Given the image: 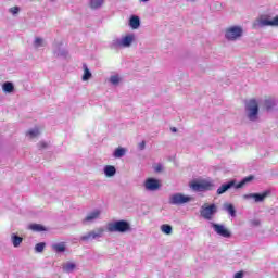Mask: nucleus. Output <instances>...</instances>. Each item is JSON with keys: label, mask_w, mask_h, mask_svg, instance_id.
<instances>
[{"label": "nucleus", "mask_w": 278, "mask_h": 278, "mask_svg": "<svg viewBox=\"0 0 278 278\" xmlns=\"http://www.w3.org/2000/svg\"><path fill=\"white\" fill-rule=\"evenodd\" d=\"M245 114L251 123L260 121V103L256 99H250L245 102Z\"/></svg>", "instance_id": "f257e3e1"}, {"label": "nucleus", "mask_w": 278, "mask_h": 278, "mask_svg": "<svg viewBox=\"0 0 278 278\" xmlns=\"http://www.w3.org/2000/svg\"><path fill=\"white\" fill-rule=\"evenodd\" d=\"M106 229L110 233H127L131 231V225L129 222L122 219L109 223Z\"/></svg>", "instance_id": "f03ea898"}, {"label": "nucleus", "mask_w": 278, "mask_h": 278, "mask_svg": "<svg viewBox=\"0 0 278 278\" xmlns=\"http://www.w3.org/2000/svg\"><path fill=\"white\" fill-rule=\"evenodd\" d=\"M104 233H105V229L103 227L96 228L80 236L79 241L88 244V242H92V240H101Z\"/></svg>", "instance_id": "7ed1b4c3"}, {"label": "nucleus", "mask_w": 278, "mask_h": 278, "mask_svg": "<svg viewBox=\"0 0 278 278\" xmlns=\"http://www.w3.org/2000/svg\"><path fill=\"white\" fill-rule=\"evenodd\" d=\"M134 42V35H127L122 38H115L111 42V49H121V48H127L131 47V43Z\"/></svg>", "instance_id": "20e7f679"}, {"label": "nucleus", "mask_w": 278, "mask_h": 278, "mask_svg": "<svg viewBox=\"0 0 278 278\" xmlns=\"http://www.w3.org/2000/svg\"><path fill=\"white\" fill-rule=\"evenodd\" d=\"M190 188L193 192H210L214 190L215 186L210 180H202L201 182H191Z\"/></svg>", "instance_id": "39448f33"}, {"label": "nucleus", "mask_w": 278, "mask_h": 278, "mask_svg": "<svg viewBox=\"0 0 278 278\" xmlns=\"http://www.w3.org/2000/svg\"><path fill=\"white\" fill-rule=\"evenodd\" d=\"M242 34H244V29L242 26H230L226 29L225 38L226 40H238V38H242Z\"/></svg>", "instance_id": "423d86ee"}, {"label": "nucleus", "mask_w": 278, "mask_h": 278, "mask_svg": "<svg viewBox=\"0 0 278 278\" xmlns=\"http://www.w3.org/2000/svg\"><path fill=\"white\" fill-rule=\"evenodd\" d=\"M192 201V197L185 195L184 193H174L169 197V205H184L186 203H190Z\"/></svg>", "instance_id": "0eeeda50"}, {"label": "nucleus", "mask_w": 278, "mask_h": 278, "mask_svg": "<svg viewBox=\"0 0 278 278\" xmlns=\"http://www.w3.org/2000/svg\"><path fill=\"white\" fill-rule=\"evenodd\" d=\"M267 197H270V190H266L263 193H248L243 195L245 201H253L254 203H264Z\"/></svg>", "instance_id": "6e6552de"}, {"label": "nucleus", "mask_w": 278, "mask_h": 278, "mask_svg": "<svg viewBox=\"0 0 278 278\" xmlns=\"http://www.w3.org/2000/svg\"><path fill=\"white\" fill-rule=\"evenodd\" d=\"M101 218V210L94 208L93 211L87 213L81 223L84 225H92Z\"/></svg>", "instance_id": "1a4fd4ad"}, {"label": "nucleus", "mask_w": 278, "mask_h": 278, "mask_svg": "<svg viewBox=\"0 0 278 278\" xmlns=\"http://www.w3.org/2000/svg\"><path fill=\"white\" fill-rule=\"evenodd\" d=\"M216 204H211L208 206H202L200 214L205 220H212V217L216 214Z\"/></svg>", "instance_id": "9d476101"}, {"label": "nucleus", "mask_w": 278, "mask_h": 278, "mask_svg": "<svg viewBox=\"0 0 278 278\" xmlns=\"http://www.w3.org/2000/svg\"><path fill=\"white\" fill-rule=\"evenodd\" d=\"M211 227L217 233V236H220L222 238H231V231L225 227L223 224H211Z\"/></svg>", "instance_id": "9b49d317"}, {"label": "nucleus", "mask_w": 278, "mask_h": 278, "mask_svg": "<svg viewBox=\"0 0 278 278\" xmlns=\"http://www.w3.org/2000/svg\"><path fill=\"white\" fill-rule=\"evenodd\" d=\"M161 188L160 180L155 178H148L144 181V189L148 192H157V189Z\"/></svg>", "instance_id": "f8f14e48"}, {"label": "nucleus", "mask_w": 278, "mask_h": 278, "mask_svg": "<svg viewBox=\"0 0 278 278\" xmlns=\"http://www.w3.org/2000/svg\"><path fill=\"white\" fill-rule=\"evenodd\" d=\"M256 27H278V15L273 20L261 18L256 23Z\"/></svg>", "instance_id": "ddd939ff"}, {"label": "nucleus", "mask_w": 278, "mask_h": 278, "mask_svg": "<svg viewBox=\"0 0 278 278\" xmlns=\"http://www.w3.org/2000/svg\"><path fill=\"white\" fill-rule=\"evenodd\" d=\"M263 105L267 112H273V110L277 108V99L267 98L264 100Z\"/></svg>", "instance_id": "4468645a"}, {"label": "nucleus", "mask_w": 278, "mask_h": 278, "mask_svg": "<svg viewBox=\"0 0 278 278\" xmlns=\"http://www.w3.org/2000/svg\"><path fill=\"white\" fill-rule=\"evenodd\" d=\"M236 180H230L226 184H223L218 189H217V194H225L227 190H231V188H236Z\"/></svg>", "instance_id": "2eb2a0df"}, {"label": "nucleus", "mask_w": 278, "mask_h": 278, "mask_svg": "<svg viewBox=\"0 0 278 278\" xmlns=\"http://www.w3.org/2000/svg\"><path fill=\"white\" fill-rule=\"evenodd\" d=\"M53 55L55 58H67L68 51H66L65 49H62L60 46H55L53 49Z\"/></svg>", "instance_id": "dca6fc26"}, {"label": "nucleus", "mask_w": 278, "mask_h": 278, "mask_svg": "<svg viewBox=\"0 0 278 278\" xmlns=\"http://www.w3.org/2000/svg\"><path fill=\"white\" fill-rule=\"evenodd\" d=\"M54 253H64L66 251V242H58L51 245Z\"/></svg>", "instance_id": "f3484780"}, {"label": "nucleus", "mask_w": 278, "mask_h": 278, "mask_svg": "<svg viewBox=\"0 0 278 278\" xmlns=\"http://www.w3.org/2000/svg\"><path fill=\"white\" fill-rule=\"evenodd\" d=\"M11 242L15 249H18V247H21V244L23 243V238L18 237L16 233H12Z\"/></svg>", "instance_id": "a211bd4d"}, {"label": "nucleus", "mask_w": 278, "mask_h": 278, "mask_svg": "<svg viewBox=\"0 0 278 278\" xmlns=\"http://www.w3.org/2000/svg\"><path fill=\"white\" fill-rule=\"evenodd\" d=\"M127 153V149L125 148H116L115 151L113 152V157L116 160H121V157H125V154Z\"/></svg>", "instance_id": "6ab92c4d"}, {"label": "nucleus", "mask_w": 278, "mask_h": 278, "mask_svg": "<svg viewBox=\"0 0 278 278\" xmlns=\"http://www.w3.org/2000/svg\"><path fill=\"white\" fill-rule=\"evenodd\" d=\"M75 268H77V265L73 262H66L62 266L63 273H73Z\"/></svg>", "instance_id": "aec40b11"}, {"label": "nucleus", "mask_w": 278, "mask_h": 278, "mask_svg": "<svg viewBox=\"0 0 278 278\" xmlns=\"http://www.w3.org/2000/svg\"><path fill=\"white\" fill-rule=\"evenodd\" d=\"M129 26L131 29H138V27H140V17L132 15L129 20Z\"/></svg>", "instance_id": "412c9836"}, {"label": "nucleus", "mask_w": 278, "mask_h": 278, "mask_svg": "<svg viewBox=\"0 0 278 278\" xmlns=\"http://www.w3.org/2000/svg\"><path fill=\"white\" fill-rule=\"evenodd\" d=\"M254 177L253 176H248L245 178H243L240 182H238L235 188L236 190H240V188H244V186H247V184L253 181Z\"/></svg>", "instance_id": "4be33fe9"}, {"label": "nucleus", "mask_w": 278, "mask_h": 278, "mask_svg": "<svg viewBox=\"0 0 278 278\" xmlns=\"http://www.w3.org/2000/svg\"><path fill=\"white\" fill-rule=\"evenodd\" d=\"M104 175L105 177H114V175H116V167L113 165L104 166Z\"/></svg>", "instance_id": "5701e85b"}, {"label": "nucleus", "mask_w": 278, "mask_h": 278, "mask_svg": "<svg viewBox=\"0 0 278 278\" xmlns=\"http://www.w3.org/2000/svg\"><path fill=\"white\" fill-rule=\"evenodd\" d=\"M224 210L227 212L232 218H236V207L233 204L230 203H225L224 204Z\"/></svg>", "instance_id": "b1692460"}, {"label": "nucleus", "mask_w": 278, "mask_h": 278, "mask_svg": "<svg viewBox=\"0 0 278 278\" xmlns=\"http://www.w3.org/2000/svg\"><path fill=\"white\" fill-rule=\"evenodd\" d=\"M38 136H40V130L37 127L31 128L26 132V137L30 139L38 138Z\"/></svg>", "instance_id": "393cba45"}, {"label": "nucleus", "mask_w": 278, "mask_h": 278, "mask_svg": "<svg viewBox=\"0 0 278 278\" xmlns=\"http://www.w3.org/2000/svg\"><path fill=\"white\" fill-rule=\"evenodd\" d=\"M2 90L3 92H7V93H11V92H14V84L10 83V81H5L3 85H2Z\"/></svg>", "instance_id": "a878e982"}, {"label": "nucleus", "mask_w": 278, "mask_h": 278, "mask_svg": "<svg viewBox=\"0 0 278 278\" xmlns=\"http://www.w3.org/2000/svg\"><path fill=\"white\" fill-rule=\"evenodd\" d=\"M92 77V73L88 70V65L84 64L83 81H88Z\"/></svg>", "instance_id": "bb28decb"}, {"label": "nucleus", "mask_w": 278, "mask_h": 278, "mask_svg": "<svg viewBox=\"0 0 278 278\" xmlns=\"http://www.w3.org/2000/svg\"><path fill=\"white\" fill-rule=\"evenodd\" d=\"M161 231L163 233H165L166 236H170V233H173V226H170L168 224H163L161 226Z\"/></svg>", "instance_id": "cd10ccee"}, {"label": "nucleus", "mask_w": 278, "mask_h": 278, "mask_svg": "<svg viewBox=\"0 0 278 278\" xmlns=\"http://www.w3.org/2000/svg\"><path fill=\"white\" fill-rule=\"evenodd\" d=\"M109 81L112 86H118L121 84V76L118 74L112 75Z\"/></svg>", "instance_id": "c85d7f7f"}, {"label": "nucleus", "mask_w": 278, "mask_h": 278, "mask_svg": "<svg viewBox=\"0 0 278 278\" xmlns=\"http://www.w3.org/2000/svg\"><path fill=\"white\" fill-rule=\"evenodd\" d=\"M90 8L97 10L103 5V0H89Z\"/></svg>", "instance_id": "c756f323"}, {"label": "nucleus", "mask_w": 278, "mask_h": 278, "mask_svg": "<svg viewBox=\"0 0 278 278\" xmlns=\"http://www.w3.org/2000/svg\"><path fill=\"white\" fill-rule=\"evenodd\" d=\"M29 229H31V231H47V229L45 228V226L40 225V224H33L29 226Z\"/></svg>", "instance_id": "7c9ffc66"}, {"label": "nucleus", "mask_w": 278, "mask_h": 278, "mask_svg": "<svg viewBox=\"0 0 278 278\" xmlns=\"http://www.w3.org/2000/svg\"><path fill=\"white\" fill-rule=\"evenodd\" d=\"M45 40L40 37L35 38L34 47L35 49H40L43 46Z\"/></svg>", "instance_id": "2f4dec72"}, {"label": "nucleus", "mask_w": 278, "mask_h": 278, "mask_svg": "<svg viewBox=\"0 0 278 278\" xmlns=\"http://www.w3.org/2000/svg\"><path fill=\"white\" fill-rule=\"evenodd\" d=\"M45 247H47V243L40 242L35 245L36 253H42L45 251Z\"/></svg>", "instance_id": "473e14b6"}, {"label": "nucleus", "mask_w": 278, "mask_h": 278, "mask_svg": "<svg viewBox=\"0 0 278 278\" xmlns=\"http://www.w3.org/2000/svg\"><path fill=\"white\" fill-rule=\"evenodd\" d=\"M9 12L11 13V14H18V12H21V8H18V7H13V8H11V9H9Z\"/></svg>", "instance_id": "72a5a7b5"}, {"label": "nucleus", "mask_w": 278, "mask_h": 278, "mask_svg": "<svg viewBox=\"0 0 278 278\" xmlns=\"http://www.w3.org/2000/svg\"><path fill=\"white\" fill-rule=\"evenodd\" d=\"M251 225H252L253 227H260L261 222H260V219H252V220H251Z\"/></svg>", "instance_id": "f704fd0d"}, {"label": "nucleus", "mask_w": 278, "mask_h": 278, "mask_svg": "<svg viewBox=\"0 0 278 278\" xmlns=\"http://www.w3.org/2000/svg\"><path fill=\"white\" fill-rule=\"evenodd\" d=\"M147 147V142H144V141H141L139 144H138V149L140 150V151H144V148Z\"/></svg>", "instance_id": "c9c22d12"}, {"label": "nucleus", "mask_w": 278, "mask_h": 278, "mask_svg": "<svg viewBox=\"0 0 278 278\" xmlns=\"http://www.w3.org/2000/svg\"><path fill=\"white\" fill-rule=\"evenodd\" d=\"M243 277H244V271H238L233 276V278H243Z\"/></svg>", "instance_id": "e433bc0d"}, {"label": "nucleus", "mask_w": 278, "mask_h": 278, "mask_svg": "<svg viewBox=\"0 0 278 278\" xmlns=\"http://www.w3.org/2000/svg\"><path fill=\"white\" fill-rule=\"evenodd\" d=\"M38 147H39V149H47V142L41 141V142H39Z\"/></svg>", "instance_id": "4c0bfd02"}, {"label": "nucleus", "mask_w": 278, "mask_h": 278, "mask_svg": "<svg viewBox=\"0 0 278 278\" xmlns=\"http://www.w3.org/2000/svg\"><path fill=\"white\" fill-rule=\"evenodd\" d=\"M170 131H173V134H177V129L175 127H172Z\"/></svg>", "instance_id": "58836bf2"}, {"label": "nucleus", "mask_w": 278, "mask_h": 278, "mask_svg": "<svg viewBox=\"0 0 278 278\" xmlns=\"http://www.w3.org/2000/svg\"><path fill=\"white\" fill-rule=\"evenodd\" d=\"M155 170H156V173H160L162 170V167L159 166V167L155 168Z\"/></svg>", "instance_id": "ea45409f"}, {"label": "nucleus", "mask_w": 278, "mask_h": 278, "mask_svg": "<svg viewBox=\"0 0 278 278\" xmlns=\"http://www.w3.org/2000/svg\"><path fill=\"white\" fill-rule=\"evenodd\" d=\"M141 3H147L149 0H139Z\"/></svg>", "instance_id": "a19ab883"}, {"label": "nucleus", "mask_w": 278, "mask_h": 278, "mask_svg": "<svg viewBox=\"0 0 278 278\" xmlns=\"http://www.w3.org/2000/svg\"><path fill=\"white\" fill-rule=\"evenodd\" d=\"M190 1L194 2V1H197V0H190Z\"/></svg>", "instance_id": "79ce46f5"}, {"label": "nucleus", "mask_w": 278, "mask_h": 278, "mask_svg": "<svg viewBox=\"0 0 278 278\" xmlns=\"http://www.w3.org/2000/svg\"><path fill=\"white\" fill-rule=\"evenodd\" d=\"M51 2L55 1V0H50Z\"/></svg>", "instance_id": "37998d69"}]
</instances>
